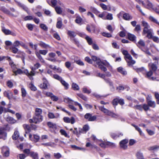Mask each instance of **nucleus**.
I'll list each match as a JSON object with an SVG mask.
<instances>
[{
  "label": "nucleus",
  "mask_w": 159,
  "mask_h": 159,
  "mask_svg": "<svg viewBox=\"0 0 159 159\" xmlns=\"http://www.w3.org/2000/svg\"><path fill=\"white\" fill-rule=\"evenodd\" d=\"M136 156L138 159H140L142 158H143V156L142 153L140 152H138L136 153Z\"/></svg>",
  "instance_id": "46"
},
{
  "label": "nucleus",
  "mask_w": 159,
  "mask_h": 159,
  "mask_svg": "<svg viewBox=\"0 0 159 159\" xmlns=\"http://www.w3.org/2000/svg\"><path fill=\"white\" fill-rule=\"evenodd\" d=\"M147 34L146 37L148 39H151L153 37V30L151 29H149L143 31V34Z\"/></svg>",
  "instance_id": "5"
},
{
  "label": "nucleus",
  "mask_w": 159,
  "mask_h": 159,
  "mask_svg": "<svg viewBox=\"0 0 159 159\" xmlns=\"http://www.w3.org/2000/svg\"><path fill=\"white\" fill-rule=\"evenodd\" d=\"M84 118L88 119L89 121H93L97 118L96 116H92V115L89 113H86L84 115Z\"/></svg>",
  "instance_id": "6"
},
{
  "label": "nucleus",
  "mask_w": 159,
  "mask_h": 159,
  "mask_svg": "<svg viewBox=\"0 0 159 159\" xmlns=\"http://www.w3.org/2000/svg\"><path fill=\"white\" fill-rule=\"evenodd\" d=\"M10 50L11 52L14 53H16L18 51V49L17 47L14 46H12L10 48Z\"/></svg>",
  "instance_id": "37"
},
{
  "label": "nucleus",
  "mask_w": 159,
  "mask_h": 159,
  "mask_svg": "<svg viewBox=\"0 0 159 159\" xmlns=\"http://www.w3.org/2000/svg\"><path fill=\"white\" fill-rule=\"evenodd\" d=\"M151 39H152L156 43L159 42V39L157 37L153 36Z\"/></svg>",
  "instance_id": "64"
},
{
  "label": "nucleus",
  "mask_w": 159,
  "mask_h": 159,
  "mask_svg": "<svg viewBox=\"0 0 159 159\" xmlns=\"http://www.w3.org/2000/svg\"><path fill=\"white\" fill-rule=\"evenodd\" d=\"M142 24L143 26L144 27L143 31L146 30H147L149 29L150 26L148 25V23L145 21H142Z\"/></svg>",
  "instance_id": "23"
},
{
  "label": "nucleus",
  "mask_w": 159,
  "mask_h": 159,
  "mask_svg": "<svg viewBox=\"0 0 159 159\" xmlns=\"http://www.w3.org/2000/svg\"><path fill=\"white\" fill-rule=\"evenodd\" d=\"M60 132L61 134L64 135L65 137L68 138L70 137L69 135H68L65 130L61 129L60 130Z\"/></svg>",
  "instance_id": "40"
},
{
  "label": "nucleus",
  "mask_w": 159,
  "mask_h": 159,
  "mask_svg": "<svg viewBox=\"0 0 159 159\" xmlns=\"http://www.w3.org/2000/svg\"><path fill=\"white\" fill-rule=\"evenodd\" d=\"M42 110L39 108H36L35 110V115L41 116Z\"/></svg>",
  "instance_id": "28"
},
{
  "label": "nucleus",
  "mask_w": 159,
  "mask_h": 159,
  "mask_svg": "<svg viewBox=\"0 0 159 159\" xmlns=\"http://www.w3.org/2000/svg\"><path fill=\"white\" fill-rule=\"evenodd\" d=\"M39 44L40 46L44 48H47L48 47H49V45H48L45 44V43L42 42H41Z\"/></svg>",
  "instance_id": "52"
},
{
  "label": "nucleus",
  "mask_w": 159,
  "mask_h": 159,
  "mask_svg": "<svg viewBox=\"0 0 159 159\" xmlns=\"http://www.w3.org/2000/svg\"><path fill=\"white\" fill-rule=\"evenodd\" d=\"M29 86L31 89L32 91H35L36 90V88L31 83L30 84Z\"/></svg>",
  "instance_id": "57"
},
{
  "label": "nucleus",
  "mask_w": 159,
  "mask_h": 159,
  "mask_svg": "<svg viewBox=\"0 0 159 159\" xmlns=\"http://www.w3.org/2000/svg\"><path fill=\"white\" fill-rule=\"evenodd\" d=\"M23 127L25 130V132L26 134H27L30 132L31 130V126L28 125H24Z\"/></svg>",
  "instance_id": "25"
},
{
  "label": "nucleus",
  "mask_w": 159,
  "mask_h": 159,
  "mask_svg": "<svg viewBox=\"0 0 159 159\" xmlns=\"http://www.w3.org/2000/svg\"><path fill=\"white\" fill-rule=\"evenodd\" d=\"M63 120L65 122L67 123H71V124H73L75 122V119L73 117H71L70 119L68 117H64Z\"/></svg>",
  "instance_id": "10"
},
{
  "label": "nucleus",
  "mask_w": 159,
  "mask_h": 159,
  "mask_svg": "<svg viewBox=\"0 0 159 159\" xmlns=\"http://www.w3.org/2000/svg\"><path fill=\"white\" fill-rule=\"evenodd\" d=\"M111 137L114 139H115L119 137L120 136H122L123 135V134L121 133H120V134H116L115 133H112L111 134Z\"/></svg>",
  "instance_id": "30"
},
{
  "label": "nucleus",
  "mask_w": 159,
  "mask_h": 159,
  "mask_svg": "<svg viewBox=\"0 0 159 159\" xmlns=\"http://www.w3.org/2000/svg\"><path fill=\"white\" fill-rule=\"evenodd\" d=\"M40 28L43 30L45 31H47L48 30V27L45 25L44 24H41L40 25Z\"/></svg>",
  "instance_id": "43"
},
{
  "label": "nucleus",
  "mask_w": 159,
  "mask_h": 159,
  "mask_svg": "<svg viewBox=\"0 0 159 159\" xmlns=\"http://www.w3.org/2000/svg\"><path fill=\"white\" fill-rule=\"evenodd\" d=\"M99 109L105 113L109 116H111L112 113V112L109 111L108 110L104 108V106L100 107Z\"/></svg>",
  "instance_id": "12"
},
{
  "label": "nucleus",
  "mask_w": 159,
  "mask_h": 159,
  "mask_svg": "<svg viewBox=\"0 0 159 159\" xmlns=\"http://www.w3.org/2000/svg\"><path fill=\"white\" fill-rule=\"evenodd\" d=\"M4 96L7 97L9 99L12 98V94L11 92H8L5 91L4 93Z\"/></svg>",
  "instance_id": "32"
},
{
  "label": "nucleus",
  "mask_w": 159,
  "mask_h": 159,
  "mask_svg": "<svg viewBox=\"0 0 159 159\" xmlns=\"http://www.w3.org/2000/svg\"><path fill=\"white\" fill-rule=\"evenodd\" d=\"M126 60V61L128 63V65L129 66H132L133 64H134L135 63V61L133 60L132 59V60Z\"/></svg>",
  "instance_id": "35"
},
{
  "label": "nucleus",
  "mask_w": 159,
  "mask_h": 159,
  "mask_svg": "<svg viewBox=\"0 0 159 159\" xmlns=\"http://www.w3.org/2000/svg\"><path fill=\"white\" fill-rule=\"evenodd\" d=\"M5 59H7L8 61L9 64L12 69L16 68V66L14 64L13 62L11 60L10 57L5 56H0V61H2Z\"/></svg>",
  "instance_id": "3"
},
{
  "label": "nucleus",
  "mask_w": 159,
  "mask_h": 159,
  "mask_svg": "<svg viewBox=\"0 0 159 159\" xmlns=\"http://www.w3.org/2000/svg\"><path fill=\"white\" fill-rule=\"evenodd\" d=\"M7 120L9 123L14 124L16 123V121L12 117L10 116H8L7 118Z\"/></svg>",
  "instance_id": "26"
},
{
  "label": "nucleus",
  "mask_w": 159,
  "mask_h": 159,
  "mask_svg": "<svg viewBox=\"0 0 159 159\" xmlns=\"http://www.w3.org/2000/svg\"><path fill=\"white\" fill-rule=\"evenodd\" d=\"M133 17L129 14L125 13L123 14V18L126 20H130L132 19Z\"/></svg>",
  "instance_id": "16"
},
{
  "label": "nucleus",
  "mask_w": 159,
  "mask_h": 159,
  "mask_svg": "<svg viewBox=\"0 0 159 159\" xmlns=\"http://www.w3.org/2000/svg\"><path fill=\"white\" fill-rule=\"evenodd\" d=\"M134 30L137 32H139L141 30L140 26L139 25H137L136 26L134 29Z\"/></svg>",
  "instance_id": "58"
},
{
  "label": "nucleus",
  "mask_w": 159,
  "mask_h": 159,
  "mask_svg": "<svg viewBox=\"0 0 159 159\" xmlns=\"http://www.w3.org/2000/svg\"><path fill=\"white\" fill-rule=\"evenodd\" d=\"M0 10L1 11L4 13L5 14H7L10 16L16 17V16H14L13 14L11 13L9 10L6 8L4 6L1 7H0Z\"/></svg>",
  "instance_id": "8"
},
{
  "label": "nucleus",
  "mask_w": 159,
  "mask_h": 159,
  "mask_svg": "<svg viewBox=\"0 0 159 159\" xmlns=\"http://www.w3.org/2000/svg\"><path fill=\"white\" fill-rule=\"evenodd\" d=\"M55 10L58 14H61L62 13V11L61 9L59 7H55Z\"/></svg>",
  "instance_id": "42"
},
{
  "label": "nucleus",
  "mask_w": 159,
  "mask_h": 159,
  "mask_svg": "<svg viewBox=\"0 0 159 159\" xmlns=\"http://www.w3.org/2000/svg\"><path fill=\"white\" fill-rule=\"evenodd\" d=\"M48 125L50 128H52L53 129H56V125L55 124H53L51 122H48Z\"/></svg>",
  "instance_id": "33"
},
{
  "label": "nucleus",
  "mask_w": 159,
  "mask_h": 159,
  "mask_svg": "<svg viewBox=\"0 0 159 159\" xmlns=\"http://www.w3.org/2000/svg\"><path fill=\"white\" fill-rule=\"evenodd\" d=\"M34 159H39L38 153L34 152H31L30 155Z\"/></svg>",
  "instance_id": "29"
},
{
  "label": "nucleus",
  "mask_w": 159,
  "mask_h": 159,
  "mask_svg": "<svg viewBox=\"0 0 159 159\" xmlns=\"http://www.w3.org/2000/svg\"><path fill=\"white\" fill-rule=\"evenodd\" d=\"M28 145H29V144L27 143L20 144V149L27 148Z\"/></svg>",
  "instance_id": "55"
},
{
  "label": "nucleus",
  "mask_w": 159,
  "mask_h": 159,
  "mask_svg": "<svg viewBox=\"0 0 159 159\" xmlns=\"http://www.w3.org/2000/svg\"><path fill=\"white\" fill-rule=\"evenodd\" d=\"M118 103L121 105H123L125 103L124 100L122 98L119 99L118 98H116L113 100L112 102L113 105L116 106Z\"/></svg>",
  "instance_id": "4"
},
{
  "label": "nucleus",
  "mask_w": 159,
  "mask_h": 159,
  "mask_svg": "<svg viewBox=\"0 0 159 159\" xmlns=\"http://www.w3.org/2000/svg\"><path fill=\"white\" fill-rule=\"evenodd\" d=\"M43 83L41 84L40 87L41 88L46 89H47L48 82L46 78H43Z\"/></svg>",
  "instance_id": "13"
},
{
  "label": "nucleus",
  "mask_w": 159,
  "mask_h": 159,
  "mask_svg": "<svg viewBox=\"0 0 159 159\" xmlns=\"http://www.w3.org/2000/svg\"><path fill=\"white\" fill-rule=\"evenodd\" d=\"M159 148V146L155 145L149 148V150H154Z\"/></svg>",
  "instance_id": "60"
},
{
  "label": "nucleus",
  "mask_w": 159,
  "mask_h": 159,
  "mask_svg": "<svg viewBox=\"0 0 159 159\" xmlns=\"http://www.w3.org/2000/svg\"><path fill=\"white\" fill-rule=\"evenodd\" d=\"M75 62L76 64L80 66H82L84 65V64L83 62L80 59L78 60H75Z\"/></svg>",
  "instance_id": "41"
},
{
  "label": "nucleus",
  "mask_w": 159,
  "mask_h": 159,
  "mask_svg": "<svg viewBox=\"0 0 159 159\" xmlns=\"http://www.w3.org/2000/svg\"><path fill=\"white\" fill-rule=\"evenodd\" d=\"M135 108L140 111H142L143 109V106L141 105H136L134 106Z\"/></svg>",
  "instance_id": "62"
},
{
  "label": "nucleus",
  "mask_w": 159,
  "mask_h": 159,
  "mask_svg": "<svg viewBox=\"0 0 159 159\" xmlns=\"http://www.w3.org/2000/svg\"><path fill=\"white\" fill-rule=\"evenodd\" d=\"M62 22L61 20H58L57 25L56 27L58 29H60L62 26Z\"/></svg>",
  "instance_id": "45"
},
{
  "label": "nucleus",
  "mask_w": 159,
  "mask_h": 159,
  "mask_svg": "<svg viewBox=\"0 0 159 159\" xmlns=\"http://www.w3.org/2000/svg\"><path fill=\"white\" fill-rule=\"evenodd\" d=\"M24 71L25 73L29 77L30 79L31 80H33V78L32 76L34 75V70H31L30 72L28 70H24Z\"/></svg>",
  "instance_id": "9"
},
{
  "label": "nucleus",
  "mask_w": 159,
  "mask_h": 159,
  "mask_svg": "<svg viewBox=\"0 0 159 159\" xmlns=\"http://www.w3.org/2000/svg\"><path fill=\"white\" fill-rule=\"evenodd\" d=\"M143 109H144V110L145 111H147L149 109V107L148 105H147L146 104H144L143 105Z\"/></svg>",
  "instance_id": "59"
},
{
  "label": "nucleus",
  "mask_w": 159,
  "mask_h": 159,
  "mask_svg": "<svg viewBox=\"0 0 159 159\" xmlns=\"http://www.w3.org/2000/svg\"><path fill=\"white\" fill-rule=\"evenodd\" d=\"M71 146L72 148L75 149V150H81L83 151H84L85 150L84 148L78 147L75 145H72Z\"/></svg>",
  "instance_id": "31"
},
{
  "label": "nucleus",
  "mask_w": 159,
  "mask_h": 159,
  "mask_svg": "<svg viewBox=\"0 0 159 159\" xmlns=\"http://www.w3.org/2000/svg\"><path fill=\"white\" fill-rule=\"evenodd\" d=\"M64 102L66 103H70L71 102H73V101L70 99L69 98H64Z\"/></svg>",
  "instance_id": "49"
},
{
  "label": "nucleus",
  "mask_w": 159,
  "mask_h": 159,
  "mask_svg": "<svg viewBox=\"0 0 159 159\" xmlns=\"http://www.w3.org/2000/svg\"><path fill=\"white\" fill-rule=\"evenodd\" d=\"M85 60L89 63L91 64L92 63V60L88 57H85Z\"/></svg>",
  "instance_id": "61"
},
{
  "label": "nucleus",
  "mask_w": 159,
  "mask_h": 159,
  "mask_svg": "<svg viewBox=\"0 0 159 159\" xmlns=\"http://www.w3.org/2000/svg\"><path fill=\"white\" fill-rule=\"evenodd\" d=\"M158 64V62H155V63H150L148 64V66L152 70H157V66L156 64Z\"/></svg>",
  "instance_id": "21"
},
{
  "label": "nucleus",
  "mask_w": 159,
  "mask_h": 159,
  "mask_svg": "<svg viewBox=\"0 0 159 159\" xmlns=\"http://www.w3.org/2000/svg\"><path fill=\"white\" fill-rule=\"evenodd\" d=\"M147 102L148 106L149 107L154 108L156 106V104L154 101L150 100L148 98H147Z\"/></svg>",
  "instance_id": "20"
},
{
  "label": "nucleus",
  "mask_w": 159,
  "mask_h": 159,
  "mask_svg": "<svg viewBox=\"0 0 159 159\" xmlns=\"http://www.w3.org/2000/svg\"><path fill=\"white\" fill-rule=\"evenodd\" d=\"M2 32L6 35L11 34L12 35H15V34L12 32L10 30L6 29L4 27H2Z\"/></svg>",
  "instance_id": "14"
},
{
  "label": "nucleus",
  "mask_w": 159,
  "mask_h": 159,
  "mask_svg": "<svg viewBox=\"0 0 159 159\" xmlns=\"http://www.w3.org/2000/svg\"><path fill=\"white\" fill-rule=\"evenodd\" d=\"M85 39L89 45H92L93 43V41L92 39L91 38L89 37L88 36H86L85 37Z\"/></svg>",
  "instance_id": "36"
},
{
  "label": "nucleus",
  "mask_w": 159,
  "mask_h": 159,
  "mask_svg": "<svg viewBox=\"0 0 159 159\" xmlns=\"http://www.w3.org/2000/svg\"><path fill=\"white\" fill-rule=\"evenodd\" d=\"M70 40L72 43L76 45L78 47H80V46L79 41L76 39L71 38V40Z\"/></svg>",
  "instance_id": "27"
},
{
  "label": "nucleus",
  "mask_w": 159,
  "mask_h": 159,
  "mask_svg": "<svg viewBox=\"0 0 159 159\" xmlns=\"http://www.w3.org/2000/svg\"><path fill=\"white\" fill-rule=\"evenodd\" d=\"M92 60L96 61L98 68L101 70H107V68L109 69H112V66L106 61H102L100 59L95 56H92Z\"/></svg>",
  "instance_id": "1"
},
{
  "label": "nucleus",
  "mask_w": 159,
  "mask_h": 159,
  "mask_svg": "<svg viewBox=\"0 0 159 159\" xmlns=\"http://www.w3.org/2000/svg\"><path fill=\"white\" fill-rule=\"evenodd\" d=\"M72 87V88L75 90H78L79 89L78 85L75 83H73Z\"/></svg>",
  "instance_id": "48"
},
{
  "label": "nucleus",
  "mask_w": 159,
  "mask_h": 159,
  "mask_svg": "<svg viewBox=\"0 0 159 159\" xmlns=\"http://www.w3.org/2000/svg\"><path fill=\"white\" fill-rule=\"evenodd\" d=\"M14 140H17L19 137V131H15L12 136Z\"/></svg>",
  "instance_id": "24"
},
{
  "label": "nucleus",
  "mask_w": 159,
  "mask_h": 159,
  "mask_svg": "<svg viewBox=\"0 0 159 159\" xmlns=\"http://www.w3.org/2000/svg\"><path fill=\"white\" fill-rule=\"evenodd\" d=\"M127 36L129 40L134 43L136 42V37L135 35L130 33H128Z\"/></svg>",
  "instance_id": "15"
},
{
  "label": "nucleus",
  "mask_w": 159,
  "mask_h": 159,
  "mask_svg": "<svg viewBox=\"0 0 159 159\" xmlns=\"http://www.w3.org/2000/svg\"><path fill=\"white\" fill-rule=\"evenodd\" d=\"M67 34L70 37V40L71 38H74V37L76 36L75 33L71 30H68L67 32Z\"/></svg>",
  "instance_id": "22"
},
{
  "label": "nucleus",
  "mask_w": 159,
  "mask_h": 159,
  "mask_svg": "<svg viewBox=\"0 0 159 159\" xmlns=\"http://www.w3.org/2000/svg\"><path fill=\"white\" fill-rule=\"evenodd\" d=\"M90 10L91 11L94 13L95 14L97 15L98 14L99 12L95 8L91 7H90Z\"/></svg>",
  "instance_id": "47"
},
{
  "label": "nucleus",
  "mask_w": 159,
  "mask_h": 159,
  "mask_svg": "<svg viewBox=\"0 0 159 159\" xmlns=\"http://www.w3.org/2000/svg\"><path fill=\"white\" fill-rule=\"evenodd\" d=\"M39 53L41 54L44 55H46L48 52V50H39Z\"/></svg>",
  "instance_id": "54"
},
{
  "label": "nucleus",
  "mask_w": 159,
  "mask_h": 159,
  "mask_svg": "<svg viewBox=\"0 0 159 159\" xmlns=\"http://www.w3.org/2000/svg\"><path fill=\"white\" fill-rule=\"evenodd\" d=\"M61 84L64 86L66 89L68 88L69 84L65 81L62 79L60 81Z\"/></svg>",
  "instance_id": "34"
},
{
  "label": "nucleus",
  "mask_w": 159,
  "mask_h": 159,
  "mask_svg": "<svg viewBox=\"0 0 159 159\" xmlns=\"http://www.w3.org/2000/svg\"><path fill=\"white\" fill-rule=\"evenodd\" d=\"M21 90L22 97H25L27 94V93L25 90L24 88H22Z\"/></svg>",
  "instance_id": "53"
},
{
  "label": "nucleus",
  "mask_w": 159,
  "mask_h": 159,
  "mask_svg": "<svg viewBox=\"0 0 159 159\" xmlns=\"http://www.w3.org/2000/svg\"><path fill=\"white\" fill-rule=\"evenodd\" d=\"M4 111L7 112V109L3 107L0 106V114H1Z\"/></svg>",
  "instance_id": "56"
},
{
  "label": "nucleus",
  "mask_w": 159,
  "mask_h": 159,
  "mask_svg": "<svg viewBox=\"0 0 159 159\" xmlns=\"http://www.w3.org/2000/svg\"><path fill=\"white\" fill-rule=\"evenodd\" d=\"M82 20V19L79 16H77L75 20V22L78 24H80Z\"/></svg>",
  "instance_id": "38"
},
{
  "label": "nucleus",
  "mask_w": 159,
  "mask_h": 159,
  "mask_svg": "<svg viewBox=\"0 0 159 159\" xmlns=\"http://www.w3.org/2000/svg\"><path fill=\"white\" fill-rule=\"evenodd\" d=\"M137 46L141 50L143 48L141 47H144L145 43L144 41L142 39H140L138 43H136Z\"/></svg>",
  "instance_id": "18"
},
{
  "label": "nucleus",
  "mask_w": 159,
  "mask_h": 159,
  "mask_svg": "<svg viewBox=\"0 0 159 159\" xmlns=\"http://www.w3.org/2000/svg\"><path fill=\"white\" fill-rule=\"evenodd\" d=\"M43 120V117L42 116L35 115L33 119H30L29 121L30 123H34L35 124L39 123L41 122Z\"/></svg>",
  "instance_id": "2"
},
{
  "label": "nucleus",
  "mask_w": 159,
  "mask_h": 159,
  "mask_svg": "<svg viewBox=\"0 0 159 159\" xmlns=\"http://www.w3.org/2000/svg\"><path fill=\"white\" fill-rule=\"evenodd\" d=\"M23 152L25 154V155L28 156L29 154L30 155V149H25L23 151Z\"/></svg>",
  "instance_id": "44"
},
{
  "label": "nucleus",
  "mask_w": 159,
  "mask_h": 159,
  "mask_svg": "<svg viewBox=\"0 0 159 159\" xmlns=\"http://www.w3.org/2000/svg\"><path fill=\"white\" fill-rule=\"evenodd\" d=\"M89 127L88 125H86L84 126L82 129H81L79 131L80 133H83L84 132L86 133L89 130Z\"/></svg>",
  "instance_id": "19"
},
{
  "label": "nucleus",
  "mask_w": 159,
  "mask_h": 159,
  "mask_svg": "<svg viewBox=\"0 0 159 159\" xmlns=\"http://www.w3.org/2000/svg\"><path fill=\"white\" fill-rule=\"evenodd\" d=\"M128 141L127 139H124L120 142V147L121 148L124 149H126L127 147L126 144L128 143Z\"/></svg>",
  "instance_id": "11"
},
{
  "label": "nucleus",
  "mask_w": 159,
  "mask_h": 159,
  "mask_svg": "<svg viewBox=\"0 0 159 159\" xmlns=\"http://www.w3.org/2000/svg\"><path fill=\"white\" fill-rule=\"evenodd\" d=\"M7 134L3 130L0 129V139H2L4 140L6 139Z\"/></svg>",
  "instance_id": "17"
},
{
  "label": "nucleus",
  "mask_w": 159,
  "mask_h": 159,
  "mask_svg": "<svg viewBox=\"0 0 159 159\" xmlns=\"http://www.w3.org/2000/svg\"><path fill=\"white\" fill-rule=\"evenodd\" d=\"M2 153L3 156L7 157L9 155V149L7 147L4 146L2 148Z\"/></svg>",
  "instance_id": "7"
},
{
  "label": "nucleus",
  "mask_w": 159,
  "mask_h": 159,
  "mask_svg": "<svg viewBox=\"0 0 159 159\" xmlns=\"http://www.w3.org/2000/svg\"><path fill=\"white\" fill-rule=\"evenodd\" d=\"M26 27L29 30L32 31L33 29L34 25L31 24H27L26 25Z\"/></svg>",
  "instance_id": "51"
},
{
  "label": "nucleus",
  "mask_w": 159,
  "mask_h": 159,
  "mask_svg": "<svg viewBox=\"0 0 159 159\" xmlns=\"http://www.w3.org/2000/svg\"><path fill=\"white\" fill-rule=\"evenodd\" d=\"M149 20L152 21L156 23V24L159 25V22L157 21V20L154 18L153 16H150L149 17Z\"/></svg>",
  "instance_id": "39"
},
{
  "label": "nucleus",
  "mask_w": 159,
  "mask_h": 159,
  "mask_svg": "<svg viewBox=\"0 0 159 159\" xmlns=\"http://www.w3.org/2000/svg\"><path fill=\"white\" fill-rule=\"evenodd\" d=\"M78 96L80 97V98L82 99L83 100L86 101L87 100V98L86 97L84 96L82 94H78Z\"/></svg>",
  "instance_id": "50"
},
{
  "label": "nucleus",
  "mask_w": 159,
  "mask_h": 159,
  "mask_svg": "<svg viewBox=\"0 0 159 159\" xmlns=\"http://www.w3.org/2000/svg\"><path fill=\"white\" fill-rule=\"evenodd\" d=\"M107 19L112 20L113 19L112 15L111 13H108L106 16Z\"/></svg>",
  "instance_id": "63"
}]
</instances>
